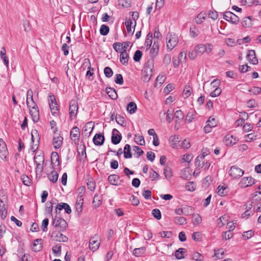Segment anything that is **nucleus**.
Masks as SVG:
<instances>
[{
	"instance_id": "nucleus-1",
	"label": "nucleus",
	"mask_w": 261,
	"mask_h": 261,
	"mask_svg": "<svg viewBox=\"0 0 261 261\" xmlns=\"http://www.w3.org/2000/svg\"><path fill=\"white\" fill-rule=\"evenodd\" d=\"M51 225L55 228L59 229L61 231H65L67 227L66 221L64 219L57 217V215L55 217H52Z\"/></svg>"
},
{
	"instance_id": "nucleus-2",
	"label": "nucleus",
	"mask_w": 261,
	"mask_h": 261,
	"mask_svg": "<svg viewBox=\"0 0 261 261\" xmlns=\"http://www.w3.org/2000/svg\"><path fill=\"white\" fill-rule=\"evenodd\" d=\"M178 39L176 35L169 34L166 37L167 47L170 50H172L177 44Z\"/></svg>"
},
{
	"instance_id": "nucleus-3",
	"label": "nucleus",
	"mask_w": 261,
	"mask_h": 261,
	"mask_svg": "<svg viewBox=\"0 0 261 261\" xmlns=\"http://www.w3.org/2000/svg\"><path fill=\"white\" fill-rule=\"evenodd\" d=\"M48 100L52 115L54 116L57 115L59 113V110L55 96L54 95H49Z\"/></svg>"
},
{
	"instance_id": "nucleus-4",
	"label": "nucleus",
	"mask_w": 261,
	"mask_h": 261,
	"mask_svg": "<svg viewBox=\"0 0 261 261\" xmlns=\"http://www.w3.org/2000/svg\"><path fill=\"white\" fill-rule=\"evenodd\" d=\"M61 232L60 230L53 231L50 236L51 239L56 242H67L68 240V237L63 235Z\"/></svg>"
},
{
	"instance_id": "nucleus-5",
	"label": "nucleus",
	"mask_w": 261,
	"mask_h": 261,
	"mask_svg": "<svg viewBox=\"0 0 261 261\" xmlns=\"http://www.w3.org/2000/svg\"><path fill=\"white\" fill-rule=\"evenodd\" d=\"M58 131V128L55 127L54 130V137L53 140V145L55 149L60 148L63 144V138L60 134L56 133Z\"/></svg>"
},
{
	"instance_id": "nucleus-6",
	"label": "nucleus",
	"mask_w": 261,
	"mask_h": 261,
	"mask_svg": "<svg viewBox=\"0 0 261 261\" xmlns=\"http://www.w3.org/2000/svg\"><path fill=\"white\" fill-rule=\"evenodd\" d=\"M100 245V238L99 235L96 234L91 237L89 241V248L93 251H95L99 248Z\"/></svg>"
},
{
	"instance_id": "nucleus-7",
	"label": "nucleus",
	"mask_w": 261,
	"mask_h": 261,
	"mask_svg": "<svg viewBox=\"0 0 261 261\" xmlns=\"http://www.w3.org/2000/svg\"><path fill=\"white\" fill-rule=\"evenodd\" d=\"M244 173V171L236 166H231L229 171V174L233 178H239Z\"/></svg>"
},
{
	"instance_id": "nucleus-8",
	"label": "nucleus",
	"mask_w": 261,
	"mask_h": 261,
	"mask_svg": "<svg viewBox=\"0 0 261 261\" xmlns=\"http://www.w3.org/2000/svg\"><path fill=\"white\" fill-rule=\"evenodd\" d=\"M223 18L233 24H237L240 21L239 17L238 16L229 11L224 13Z\"/></svg>"
},
{
	"instance_id": "nucleus-9",
	"label": "nucleus",
	"mask_w": 261,
	"mask_h": 261,
	"mask_svg": "<svg viewBox=\"0 0 261 261\" xmlns=\"http://www.w3.org/2000/svg\"><path fill=\"white\" fill-rule=\"evenodd\" d=\"M78 110L77 101L75 100H72L70 102L69 105V115L71 119L72 117L75 118L76 116Z\"/></svg>"
},
{
	"instance_id": "nucleus-10",
	"label": "nucleus",
	"mask_w": 261,
	"mask_h": 261,
	"mask_svg": "<svg viewBox=\"0 0 261 261\" xmlns=\"http://www.w3.org/2000/svg\"><path fill=\"white\" fill-rule=\"evenodd\" d=\"M8 155L7 146L3 139H0V158L3 160H6Z\"/></svg>"
},
{
	"instance_id": "nucleus-11",
	"label": "nucleus",
	"mask_w": 261,
	"mask_h": 261,
	"mask_svg": "<svg viewBox=\"0 0 261 261\" xmlns=\"http://www.w3.org/2000/svg\"><path fill=\"white\" fill-rule=\"evenodd\" d=\"M122 139V136L120 132L116 128H114L112 130L111 137L112 143L114 145L119 144Z\"/></svg>"
},
{
	"instance_id": "nucleus-12",
	"label": "nucleus",
	"mask_w": 261,
	"mask_h": 261,
	"mask_svg": "<svg viewBox=\"0 0 261 261\" xmlns=\"http://www.w3.org/2000/svg\"><path fill=\"white\" fill-rule=\"evenodd\" d=\"M80 136V129L77 126L73 127L70 131V137L75 144H79Z\"/></svg>"
},
{
	"instance_id": "nucleus-13",
	"label": "nucleus",
	"mask_w": 261,
	"mask_h": 261,
	"mask_svg": "<svg viewBox=\"0 0 261 261\" xmlns=\"http://www.w3.org/2000/svg\"><path fill=\"white\" fill-rule=\"evenodd\" d=\"M29 109L33 121L37 122L39 120V112L37 105L36 107H30Z\"/></svg>"
},
{
	"instance_id": "nucleus-14",
	"label": "nucleus",
	"mask_w": 261,
	"mask_h": 261,
	"mask_svg": "<svg viewBox=\"0 0 261 261\" xmlns=\"http://www.w3.org/2000/svg\"><path fill=\"white\" fill-rule=\"evenodd\" d=\"M254 180L251 176L243 177L241 179L240 185L243 188L248 187L254 184Z\"/></svg>"
},
{
	"instance_id": "nucleus-15",
	"label": "nucleus",
	"mask_w": 261,
	"mask_h": 261,
	"mask_svg": "<svg viewBox=\"0 0 261 261\" xmlns=\"http://www.w3.org/2000/svg\"><path fill=\"white\" fill-rule=\"evenodd\" d=\"M33 92L31 89H29L27 92V105L28 108L30 109V107H36V104L33 100Z\"/></svg>"
},
{
	"instance_id": "nucleus-16",
	"label": "nucleus",
	"mask_w": 261,
	"mask_h": 261,
	"mask_svg": "<svg viewBox=\"0 0 261 261\" xmlns=\"http://www.w3.org/2000/svg\"><path fill=\"white\" fill-rule=\"evenodd\" d=\"M208 48H207V46L203 44H199L197 45L195 49L198 55H201L202 54L204 53L205 51L210 52L212 50L211 45H208Z\"/></svg>"
},
{
	"instance_id": "nucleus-17",
	"label": "nucleus",
	"mask_w": 261,
	"mask_h": 261,
	"mask_svg": "<svg viewBox=\"0 0 261 261\" xmlns=\"http://www.w3.org/2000/svg\"><path fill=\"white\" fill-rule=\"evenodd\" d=\"M105 137L101 134H96L93 138V142L95 145L101 146L105 142Z\"/></svg>"
},
{
	"instance_id": "nucleus-18",
	"label": "nucleus",
	"mask_w": 261,
	"mask_h": 261,
	"mask_svg": "<svg viewBox=\"0 0 261 261\" xmlns=\"http://www.w3.org/2000/svg\"><path fill=\"white\" fill-rule=\"evenodd\" d=\"M247 59L249 61L250 63L253 65H256L258 63V60L256 57L254 50H250L248 51L247 55Z\"/></svg>"
},
{
	"instance_id": "nucleus-19",
	"label": "nucleus",
	"mask_w": 261,
	"mask_h": 261,
	"mask_svg": "<svg viewBox=\"0 0 261 261\" xmlns=\"http://www.w3.org/2000/svg\"><path fill=\"white\" fill-rule=\"evenodd\" d=\"M223 141L227 146H231L236 144L238 139L236 138H234L232 135L227 134L225 136Z\"/></svg>"
},
{
	"instance_id": "nucleus-20",
	"label": "nucleus",
	"mask_w": 261,
	"mask_h": 261,
	"mask_svg": "<svg viewBox=\"0 0 261 261\" xmlns=\"http://www.w3.org/2000/svg\"><path fill=\"white\" fill-rule=\"evenodd\" d=\"M108 180L110 184L115 186L120 185V182L119 176L116 174L110 175L108 177Z\"/></svg>"
},
{
	"instance_id": "nucleus-21",
	"label": "nucleus",
	"mask_w": 261,
	"mask_h": 261,
	"mask_svg": "<svg viewBox=\"0 0 261 261\" xmlns=\"http://www.w3.org/2000/svg\"><path fill=\"white\" fill-rule=\"evenodd\" d=\"M159 43L158 41H154L153 45L150 50V55L151 57V59L155 58L159 53Z\"/></svg>"
},
{
	"instance_id": "nucleus-22",
	"label": "nucleus",
	"mask_w": 261,
	"mask_h": 261,
	"mask_svg": "<svg viewBox=\"0 0 261 261\" xmlns=\"http://www.w3.org/2000/svg\"><path fill=\"white\" fill-rule=\"evenodd\" d=\"M129 59V55L126 51V50L124 49L122 51L120 52V61L124 65H126L128 64V60Z\"/></svg>"
},
{
	"instance_id": "nucleus-23",
	"label": "nucleus",
	"mask_w": 261,
	"mask_h": 261,
	"mask_svg": "<svg viewBox=\"0 0 261 261\" xmlns=\"http://www.w3.org/2000/svg\"><path fill=\"white\" fill-rule=\"evenodd\" d=\"M160 117L161 119L164 122L166 121L169 123H171L173 120V117L169 115L168 114H166V112L165 111H163L160 112Z\"/></svg>"
},
{
	"instance_id": "nucleus-24",
	"label": "nucleus",
	"mask_w": 261,
	"mask_h": 261,
	"mask_svg": "<svg viewBox=\"0 0 261 261\" xmlns=\"http://www.w3.org/2000/svg\"><path fill=\"white\" fill-rule=\"evenodd\" d=\"M186 254L187 250L183 248H180L175 252V257L178 259L184 258Z\"/></svg>"
},
{
	"instance_id": "nucleus-25",
	"label": "nucleus",
	"mask_w": 261,
	"mask_h": 261,
	"mask_svg": "<svg viewBox=\"0 0 261 261\" xmlns=\"http://www.w3.org/2000/svg\"><path fill=\"white\" fill-rule=\"evenodd\" d=\"M154 65V60L153 59H150L145 64L143 70L148 71L149 73L153 72Z\"/></svg>"
},
{
	"instance_id": "nucleus-26",
	"label": "nucleus",
	"mask_w": 261,
	"mask_h": 261,
	"mask_svg": "<svg viewBox=\"0 0 261 261\" xmlns=\"http://www.w3.org/2000/svg\"><path fill=\"white\" fill-rule=\"evenodd\" d=\"M83 195H81L79 198L77 199L75 203V208L77 212V214L79 216L83 210V204L84 199L82 198Z\"/></svg>"
},
{
	"instance_id": "nucleus-27",
	"label": "nucleus",
	"mask_w": 261,
	"mask_h": 261,
	"mask_svg": "<svg viewBox=\"0 0 261 261\" xmlns=\"http://www.w3.org/2000/svg\"><path fill=\"white\" fill-rule=\"evenodd\" d=\"M51 164L54 165V166H58L60 165L59 162V156L58 153L57 152H53L51 154Z\"/></svg>"
},
{
	"instance_id": "nucleus-28",
	"label": "nucleus",
	"mask_w": 261,
	"mask_h": 261,
	"mask_svg": "<svg viewBox=\"0 0 261 261\" xmlns=\"http://www.w3.org/2000/svg\"><path fill=\"white\" fill-rule=\"evenodd\" d=\"M106 92L108 96L112 99H116L117 98V94L115 89L113 88L107 87Z\"/></svg>"
},
{
	"instance_id": "nucleus-29",
	"label": "nucleus",
	"mask_w": 261,
	"mask_h": 261,
	"mask_svg": "<svg viewBox=\"0 0 261 261\" xmlns=\"http://www.w3.org/2000/svg\"><path fill=\"white\" fill-rule=\"evenodd\" d=\"M41 242L42 239L35 240L33 244L32 249L35 252L40 251L42 248Z\"/></svg>"
},
{
	"instance_id": "nucleus-30",
	"label": "nucleus",
	"mask_w": 261,
	"mask_h": 261,
	"mask_svg": "<svg viewBox=\"0 0 261 261\" xmlns=\"http://www.w3.org/2000/svg\"><path fill=\"white\" fill-rule=\"evenodd\" d=\"M1 59L3 60L5 65L8 67L9 66V59L6 56V50L5 47H3L0 51Z\"/></svg>"
},
{
	"instance_id": "nucleus-31",
	"label": "nucleus",
	"mask_w": 261,
	"mask_h": 261,
	"mask_svg": "<svg viewBox=\"0 0 261 261\" xmlns=\"http://www.w3.org/2000/svg\"><path fill=\"white\" fill-rule=\"evenodd\" d=\"M174 117L176 124H179L184 119V115L181 110H177L174 113Z\"/></svg>"
},
{
	"instance_id": "nucleus-32",
	"label": "nucleus",
	"mask_w": 261,
	"mask_h": 261,
	"mask_svg": "<svg viewBox=\"0 0 261 261\" xmlns=\"http://www.w3.org/2000/svg\"><path fill=\"white\" fill-rule=\"evenodd\" d=\"M146 247H142L134 249L133 254L136 257L142 256L145 252Z\"/></svg>"
},
{
	"instance_id": "nucleus-33",
	"label": "nucleus",
	"mask_w": 261,
	"mask_h": 261,
	"mask_svg": "<svg viewBox=\"0 0 261 261\" xmlns=\"http://www.w3.org/2000/svg\"><path fill=\"white\" fill-rule=\"evenodd\" d=\"M206 16V13L205 12H201L199 13L195 18V22L197 24H200L205 20Z\"/></svg>"
},
{
	"instance_id": "nucleus-34",
	"label": "nucleus",
	"mask_w": 261,
	"mask_h": 261,
	"mask_svg": "<svg viewBox=\"0 0 261 261\" xmlns=\"http://www.w3.org/2000/svg\"><path fill=\"white\" fill-rule=\"evenodd\" d=\"M152 42V34L150 32L148 33L146 36L145 45L147 48V49L150 48L151 47Z\"/></svg>"
},
{
	"instance_id": "nucleus-35",
	"label": "nucleus",
	"mask_w": 261,
	"mask_h": 261,
	"mask_svg": "<svg viewBox=\"0 0 261 261\" xmlns=\"http://www.w3.org/2000/svg\"><path fill=\"white\" fill-rule=\"evenodd\" d=\"M130 146L129 144H125L124 147V157L125 159L131 158L132 154L130 152Z\"/></svg>"
},
{
	"instance_id": "nucleus-36",
	"label": "nucleus",
	"mask_w": 261,
	"mask_h": 261,
	"mask_svg": "<svg viewBox=\"0 0 261 261\" xmlns=\"http://www.w3.org/2000/svg\"><path fill=\"white\" fill-rule=\"evenodd\" d=\"M137 107L136 104L134 102H130L127 106V110L130 114H134L136 112Z\"/></svg>"
},
{
	"instance_id": "nucleus-37",
	"label": "nucleus",
	"mask_w": 261,
	"mask_h": 261,
	"mask_svg": "<svg viewBox=\"0 0 261 261\" xmlns=\"http://www.w3.org/2000/svg\"><path fill=\"white\" fill-rule=\"evenodd\" d=\"M191 176L189 168H185L180 172V177L184 179L188 180Z\"/></svg>"
},
{
	"instance_id": "nucleus-38",
	"label": "nucleus",
	"mask_w": 261,
	"mask_h": 261,
	"mask_svg": "<svg viewBox=\"0 0 261 261\" xmlns=\"http://www.w3.org/2000/svg\"><path fill=\"white\" fill-rule=\"evenodd\" d=\"M152 72L149 73L148 71L145 70H142V80L144 82H148L151 79Z\"/></svg>"
},
{
	"instance_id": "nucleus-39",
	"label": "nucleus",
	"mask_w": 261,
	"mask_h": 261,
	"mask_svg": "<svg viewBox=\"0 0 261 261\" xmlns=\"http://www.w3.org/2000/svg\"><path fill=\"white\" fill-rule=\"evenodd\" d=\"M242 26L244 28H249L251 26V17L248 16L244 17L242 21Z\"/></svg>"
},
{
	"instance_id": "nucleus-40",
	"label": "nucleus",
	"mask_w": 261,
	"mask_h": 261,
	"mask_svg": "<svg viewBox=\"0 0 261 261\" xmlns=\"http://www.w3.org/2000/svg\"><path fill=\"white\" fill-rule=\"evenodd\" d=\"M192 223L194 225H198L202 222V218L199 214H194L192 217Z\"/></svg>"
},
{
	"instance_id": "nucleus-41",
	"label": "nucleus",
	"mask_w": 261,
	"mask_h": 261,
	"mask_svg": "<svg viewBox=\"0 0 261 261\" xmlns=\"http://www.w3.org/2000/svg\"><path fill=\"white\" fill-rule=\"evenodd\" d=\"M135 142L140 145H145V142L143 136L135 135L134 138Z\"/></svg>"
},
{
	"instance_id": "nucleus-42",
	"label": "nucleus",
	"mask_w": 261,
	"mask_h": 261,
	"mask_svg": "<svg viewBox=\"0 0 261 261\" xmlns=\"http://www.w3.org/2000/svg\"><path fill=\"white\" fill-rule=\"evenodd\" d=\"M58 173L56 171H53L48 175V178L53 183L57 182L58 179Z\"/></svg>"
},
{
	"instance_id": "nucleus-43",
	"label": "nucleus",
	"mask_w": 261,
	"mask_h": 261,
	"mask_svg": "<svg viewBox=\"0 0 261 261\" xmlns=\"http://www.w3.org/2000/svg\"><path fill=\"white\" fill-rule=\"evenodd\" d=\"M174 222L178 225H183L186 223V219L181 216H177L174 217Z\"/></svg>"
},
{
	"instance_id": "nucleus-44",
	"label": "nucleus",
	"mask_w": 261,
	"mask_h": 261,
	"mask_svg": "<svg viewBox=\"0 0 261 261\" xmlns=\"http://www.w3.org/2000/svg\"><path fill=\"white\" fill-rule=\"evenodd\" d=\"M191 90L192 88L190 85L189 84H187L182 92L183 95L185 96L186 98L189 97L191 94Z\"/></svg>"
},
{
	"instance_id": "nucleus-45",
	"label": "nucleus",
	"mask_w": 261,
	"mask_h": 261,
	"mask_svg": "<svg viewBox=\"0 0 261 261\" xmlns=\"http://www.w3.org/2000/svg\"><path fill=\"white\" fill-rule=\"evenodd\" d=\"M164 174L167 179H169L172 176V172L171 169L168 166H166L164 169Z\"/></svg>"
},
{
	"instance_id": "nucleus-46",
	"label": "nucleus",
	"mask_w": 261,
	"mask_h": 261,
	"mask_svg": "<svg viewBox=\"0 0 261 261\" xmlns=\"http://www.w3.org/2000/svg\"><path fill=\"white\" fill-rule=\"evenodd\" d=\"M110 31L109 27L105 24H102L101 25L100 28V34L101 35L106 36L107 35Z\"/></svg>"
},
{
	"instance_id": "nucleus-47",
	"label": "nucleus",
	"mask_w": 261,
	"mask_h": 261,
	"mask_svg": "<svg viewBox=\"0 0 261 261\" xmlns=\"http://www.w3.org/2000/svg\"><path fill=\"white\" fill-rule=\"evenodd\" d=\"M253 203L254 202L251 201V203L249 204V206H246V208H247V210L244 213L242 214V217L243 218H248L250 216V213L249 212V210L251 208V206Z\"/></svg>"
},
{
	"instance_id": "nucleus-48",
	"label": "nucleus",
	"mask_w": 261,
	"mask_h": 261,
	"mask_svg": "<svg viewBox=\"0 0 261 261\" xmlns=\"http://www.w3.org/2000/svg\"><path fill=\"white\" fill-rule=\"evenodd\" d=\"M92 203L94 207H98L101 203L100 197L98 195H95L94 197Z\"/></svg>"
},
{
	"instance_id": "nucleus-49",
	"label": "nucleus",
	"mask_w": 261,
	"mask_h": 261,
	"mask_svg": "<svg viewBox=\"0 0 261 261\" xmlns=\"http://www.w3.org/2000/svg\"><path fill=\"white\" fill-rule=\"evenodd\" d=\"M204 162L203 156H198L195 160V165L198 167H203Z\"/></svg>"
},
{
	"instance_id": "nucleus-50",
	"label": "nucleus",
	"mask_w": 261,
	"mask_h": 261,
	"mask_svg": "<svg viewBox=\"0 0 261 261\" xmlns=\"http://www.w3.org/2000/svg\"><path fill=\"white\" fill-rule=\"evenodd\" d=\"M34 160L36 164L44 163V158L43 154H42V153H41V154L40 155H35L34 158Z\"/></svg>"
},
{
	"instance_id": "nucleus-51",
	"label": "nucleus",
	"mask_w": 261,
	"mask_h": 261,
	"mask_svg": "<svg viewBox=\"0 0 261 261\" xmlns=\"http://www.w3.org/2000/svg\"><path fill=\"white\" fill-rule=\"evenodd\" d=\"M0 214L1 218L5 219L7 215V210L5 206V204H3V206L0 207Z\"/></svg>"
},
{
	"instance_id": "nucleus-52",
	"label": "nucleus",
	"mask_w": 261,
	"mask_h": 261,
	"mask_svg": "<svg viewBox=\"0 0 261 261\" xmlns=\"http://www.w3.org/2000/svg\"><path fill=\"white\" fill-rule=\"evenodd\" d=\"M31 136H32V142L34 143L35 141V140L36 139L37 141L38 142L40 138L39 137V134L38 133L37 130L36 129H33L32 130L31 132Z\"/></svg>"
},
{
	"instance_id": "nucleus-53",
	"label": "nucleus",
	"mask_w": 261,
	"mask_h": 261,
	"mask_svg": "<svg viewBox=\"0 0 261 261\" xmlns=\"http://www.w3.org/2000/svg\"><path fill=\"white\" fill-rule=\"evenodd\" d=\"M190 32L191 36L193 38H195L199 35V31L197 28L195 26L191 27L190 29Z\"/></svg>"
},
{
	"instance_id": "nucleus-54",
	"label": "nucleus",
	"mask_w": 261,
	"mask_h": 261,
	"mask_svg": "<svg viewBox=\"0 0 261 261\" xmlns=\"http://www.w3.org/2000/svg\"><path fill=\"white\" fill-rule=\"evenodd\" d=\"M114 81L116 84L122 85L123 84V78L121 74H117L115 75Z\"/></svg>"
},
{
	"instance_id": "nucleus-55",
	"label": "nucleus",
	"mask_w": 261,
	"mask_h": 261,
	"mask_svg": "<svg viewBox=\"0 0 261 261\" xmlns=\"http://www.w3.org/2000/svg\"><path fill=\"white\" fill-rule=\"evenodd\" d=\"M217 190H218V191H217L218 194L221 196L225 195L226 194V193H227V188L225 187H224L223 186L221 187V186H219L218 187Z\"/></svg>"
},
{
	"instance_id": "nucleus-56",
	"label": "nucleus",
	"mask_w": 261,
	"mask_h": 261,
	"mask_svg": "<svg viewBox=\"0 0 261 261\" xmlns=\"http://www.w3.org/2000/svg\"><path fill=\"white\" fill-rule=\"evenodd\" d=\"M53 203L51 201H48L45 204V212L46 213L51 214L53 212Z\"/></svg>"
},
{
	"instance_id": "nucleus-57",
	"label": "nucleus",
	"mask_w": 261,
	"mask_h": 261,
	"mask_svg": "<svg viewBox=\"0 0 261 261\" xmlns=\"http://www.w3.org/2000/svg\"><path fill=\"white\" fill-rule=\"evenodd\" d=\"M224 251L222 249L215 250L214 256L216 259H220L223 257Z\"/></svg>"
},
{
	"instance_id": "nucleus-58",
	"label": "nucleus",
	"mask_w": 261,
	"mask_h": 261,
	"mask_svg": "<svg viewBox=\"0 0 261 261\" xmlns=\"http://www.w3.org/2000/svg\"><path fill=\"white\" fill-rule=\"evenodd\" d=\"M125 24L128 33H132V20L130 18L126 19Z\"/></svg>"
},
{
	"instance_id": "nucleus-59",
	"label": "nucleus",
	"mask_w": 261,
	"mask_h": 261,
	"mask_svg": "<svg viewBox=\"0 0 261 261\" xmlns=\"http://www.w3.org/2000/svg\"><path fill=\"white\" fill-rule=\"evenodd\" d=\"M152 214L154 218L157 220H160L162 217V215L160 211L158 208L153 209L152 211Z\"/></svg>"
},
{
	"instance_id": "nucleus-60",
	"label": "nucleus",
	"mask_w": 261,
	"mask_h": 261,
	"mask_svg": "<svg viewBox=\"0 0 261 261\" xmlns=\"http://www.w3.org/2000/svg\"><path fill=\"white\" fill-rule=\"evenodd\" d=\"M104 73L107 77L110 78L113 75V71L110 67H106L104 69Z\"/></svg>"
},
{
	"instance_id": "nucleus-61",
	"label": "nucleus",
	"mask_w": 261,
	"mask_h": 261,
	"mask_svg": "<svg viewBox=\"0 0 261 261\" xmlns=\"http://www.w3.org/2000/svg\"><path fill=\"white\" fill-rule=\"evenodd\" d=\"M87 185L88 187V189L90 190L91 191H93L95 189L96 185L95 182L93 181L92 179L88 180L87 182Z\"/></svg>"
},
{
	"instance_id": "nucleus-62",
	"label": "nucleus",
	"mask_w": 261,
	"mask_h": 261,
	"mask_svg": "<svg viewBox=\"0 0 261 261\" xmlns=\"http://www.w3.org/2000/svg\"><path fill=\"white\" fill-rule=\"evenodd\" d=\"M221 91L222 90L221 88L217 87L215 89V90L211 92L210 96L214 97L218 96L219 95H220Z\"/></svg>"
},
{
	"instance_id": "nucleus-63",
	"label": "nucleus",
	"mask_w": 261,
	"mask_h": 261,
	"mask_svg": "<svg viewBox=\"0 0 261 261\" xmlns=\"http://www.w3.org/2000/svg\"><path fill=\"white\" fill-rule=\"evenodd\" d=\"M142 56V51L139 50H137L135 51L133 59L136 62H138L140 60Z\"/></svg>"
},
{
	"instance_id": "nucleus-64",
	"label": "nucleus",
	"mask_w": 261,
	"mask_h": 261,
	"mask_svg": "<svg viewBox=\"0 0 261 261\" xmlns=\"http://www.w3.org/2000/svg\"><path fill=\"white\" fill-rule=\"evenodd\" d=\"M192 258L196 261H202L203 260L204 257L198 252H195L193 254Z\"/></svg>"
}]
</instances>
